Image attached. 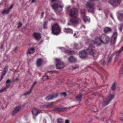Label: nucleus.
<instances>
[{"instance_id":"f257e3e1","label":"nucleus","mask_w":123,"mask_h":123,"mask_svg":"<svg viewBox=\"0 0 123 123\" xmlns=\"http://www.w3.org/2000/svg\"><path fill=\"white\" fill-rule=\"evenodd\" d=\"M110 40V38L105 34H102L98 37L95 38V41H92V44L87 49L86 52L90 54L93 55L94 59L98 57L99 53L95 49V46L101 45V43H107Z\"/></svg>"},{"instance_id":"f03ea898","label":"nucleus","mask_w":123,"mask_h":123,"mask_svg":"<svg viewBox=\"0 0 123 123\" xmlns=\"http://www.w3.org/2000/svg\"><path fill=\"white\" fill-rule=\"evenodd\" d=\"M78 10L77 9L74 8L71 10L69 15L74 18L70 20V22L72 24H76L80 22V20L79 18L76 17L77 15Z\"/></svg>"},{"instance_id":"7ed1b4c3","label":"nucleus","mask_w":123,"mask_h":123,"mask_svg":"<svg viewBox=\"0 0 123 123\" xmlns=\"http://www.w3.org/2000/svg\"><path fill=\"white\" fill-rule=\"evenodd\" d=\"M52 7L56 13L59 12L62 10L63 6L61 5L59 2H55L51 5Z\"/></svg>"},{"instance_id":"20e7f679","label":"nucleus","mask_w":123,"mask_h":123,"mask_svg":"<svg viewBox=\"0 0 123 123\" xmlns=\"http://www.w3.org/2000/svg\"><path fill=\"white\" fill-rule=\"evenodd\" d=\"M51 31L54 35H57L61 31V29L59 25L56 23L54 24L51 27Z\"/></svg>"},{"instance_id":"39448f33","label":"nucleus","mask_w":123,"mask_h":123,"mask_svg":"<svg viewBox=\"0 0 123 123\" xmlns=\"http://www.w3.org/2000/svg\"><path fill=\"white\" fill-rule=\"evenodd\" d=\"M25 107V104H24L21 105L17 106L15 107L12 111L11 115L12 116L15 115L20 111L23 109Z\"/></svg>"},{"instance_id":"423d86ee","label":"nucleus","mask_w":123,"mask_h":123,"mask_svg":"<svg viewBox=\"0 0 123 123\" xmlns=\"http://www.w3.org/2000/svg\"><path fill=\"white\" fill-rule=\"evenodd\" d=\"M114 98V94H110L108 97L106 98L102 104L104 106L107 105Z\"/></svg>"},{"instance_id":"0eeeda50","label":"nucleus","mask_w":123,"mask_h":123,"mask_svg":"<svg viewBox=\"0 0 123 123\" xmlns=\"http://www.w3.org/2000/svg\"><path fill=\"white\" fill-rule=\"evenodd\" d=\"M55 61L57 62L56 65V69H61L64 67V63L61 62L59 59L56 58L55 59Z\"/></svg>"},{"instance_id":"6e6552de","label":"nucleus","mask_w":123,"mask_h":123,"mask_svg":"<svg viewBox=\"0 0 123 123\" xmlns=\"http://www.w3.org/2000/svg\"><path fill=\"white\" fill-rule=\"evenodd\" d=\"M32 113L33 116V118L34 119H35L36 117L39 114L42 113V111L41 110L34 108L32 110Z\"/></svg>"},{"instance_id":"1a4fd4ad","label":"nucleus","mask_w":123,"mask_h":123,"mask_svg":"<svg viewBox=\"0 0 123 123\" xmlns=\"http://www.w3.org/2000/svg\"><path fill=\"white\" fill-rule=\"evenodd\" d=\"M86 7L89 12H93L94 9V4L93 3L90 2H87L86 4Z\"/></svg>"},{"instance_id":"9d476101","label":"nucleus","mask_w":123,"mask_h":123,"mask_svg":"<svg viewBox=\"0 0 123 123\" xmlns=\"http://www.w3.org/2000/svg\"><path fill=\"white\" fill-rule=\"evenodd\" d=\"M121 0H109V2L114 7L117 6L120 4Z\"/></svg>"},{"instance_id":"9b49d317","label":"nucleus","mask_w":123,"mask_h":123,"mask_svg":"<svg viewBox=\"0 0 123 123\" xmlns=\"http://www.w3.org/2000/svg\"><path fill=\"white\" fill-rule=\"evenodd\" d=\"M8 67L9 66L8 65H6L5 66L4 68V70L3 71V72L2 74V75L0 77L1 79L0 80V82L1 81L3 78L4 77L7 73L8 71Z\"/></svg>"},{"instance_id":"f8f14e48","label":"nucleus","mask_w":123,"mask_h":123,"mask_svg":"<svg viewBox=\"0 0 123 123\" xmlns=\"http://www.w3.org/2000/svg\"><path fill=\"white\" fill-rule=\"evenodd\" d=\"M58 95V93H54L52 95H48L46 98V99L47 100H52L54 98H56Z\"/></svg>"},{"instance_id":"ddd939ff","label":"nucleus","mask_w":123,"mask_h":123,"mask_svg":"<svg viewBox=\"0 0 123 123\" xmlns=\"http://www.w3.org/2000/svg\"><path fill=\"white\" fill-rule=\"evenodd\" d=\"M67 109V108H60L55 107H54L53 110L55 111H66Z\"/></svg>"},{"instance_id":"4468645a","label":"nucleus","mask_w":123,"mask_h":123,"mask_svg":"<svg viewBox=\"0 0 123 123\" xmlns=\"http://www.w3.org/2000/svg\"><path fill=\"white\" fill-rule=\"evenodd\" d=\"M87 53L86 51L85 50L80 51L79 52V56L81 58H84L86 56Z\"/></svg>"},{"instance_id":"2eb2a0df","label":"nucleus","mask_w":123,"mask_h":123,"mask_svg":"<svg viewBox=\"0 0 123 123\" xmlns=\"http://www.w3.org/2000/svg\"><path fill=\"white\" fill-rule=\"evenodd\" d=\"M33 36L35 39L37 41L39 40L41 38L40 34L38 33H34Z\"/></svg>"},{"instance_id":"dca6fc26","label":"nucleus","mask_w":123,"mask_h":123,"mask_svg":"<svg viewBox=\"0 0 123 123\" xmlns=\"http://www.w3.org/2000/svg\"><path fill=\"white\" fill-rule=\"evenodd\" d=\"M36 83L37 82H34L33 83V85L31 86V88L30 89V90L29 91H27L26 92L24 93V95L25 96H26L29 95L31 93L32 89L33 88Z\"/></svg>"},{"instance_id":"f3484780","label":"nucleus","mask_w":123,"mask_h":123,"mask_svg":"<svg viewBox=\"0 0 123 123\" xmlns=\"http://www.w3.org/2000/svg\"><path fill=\"white\" fill-rule=\"evenodd\" d=\"M55 104V102H50L48 103V104L41 105L40 106V107L45 108L50 107L53 106Z\"/></svg>"},{"instance_id":"a211bd4d","label":"nucleus","mask_w":123,"mask_h":123,"mask_svg":"<svg viewBox=\"0 0 123 123\" xmlns=\"http://www.w3.org/2000/svg\"><path fill=\"white\" fill-rule=\"evenodd\" d=\"M117 33L116 31L114 32L112 37V40H113V43H115L116 41L117 37Z\"/></svg>"},{"instance_id":"6ab92c4d","label":"nucleus","mask_w":123,"mask_h":123,"mask_svg":"<svg viewBox=\"0 0 123 123\" xmlns=\"http://www.w3.org/2000/svg\"><path fill=\"white\" fill-rule=\"evenodd\" d=\"M68 59L70 63L75 62L77 61L76 59L73 56H71L69 58H68Z\"/></svg>"},{"instance_id":"aec40b11","label":"nucleus","mask_w":123,"mask_h":123,"mask_svg":"<svg viewBox=\"0 0 123 123\" xmlns=\"http://www.w3.org/2000/svg\"><path fill=\"white\" fill-rule=\"evenodd\" d=\"M43 60L41 58L38 59L36 61V65L37 67H39L42 64Z\"/></svg>"},{"instance_id":"412c9836","label":"nucleus","mask_w":123,"mask_h":123,"mask_svg":"<svg viewBox=\"0 0 123 123\" xmlns=\"http://www.w3.org/2000/svg\"><path fill=\"white\" fill-rule=\"evenodd\" d=\"M104 31L105 33H108L111 32V29L109 27H106L104 29Z\"/></svg>"},{"instance_id":"4be33fe9","label":"nucleus","mask_w":123,"mask_h":123,"mask_svg":"<svg viewBox=\"0 0 123 123\" xmlns=\"http://www.w3.org/2000/svg\"><path fill=\"white\" fill-rule=\"evenodd\" d=\"M63 31L67 33H72L73 32L72 29L68 28H65L63 30Z\"/></svg>"},{"instance_id":"5701e85b","label":"nucleus","mask_w":123,"mask_h":123,"mask_svg":"<svg viewBox=\"0 0 123 123\" xmlns=\"http://www.w3.org/2000/svg\"><path fill=\"white\" fill-rule=\"evenodd\" d=\"M35 49L33 48H31L28 49L27 51V53L29 54H33L34 52Z\"/></svg>"},{"instance_id":"b1692460","label":"nucleus","mask_w":123,"mask_h":123,"mask_svg":"<svg viewBox=\"0 0 123 123\" xmlns=\"http://www.w3.org/2000/svg\"><path fill=\"white\" fill-rule=\"evenodd\" d=\"M82 94H81L77 95L76 97V99L77 101L80 102L81 101Z\"/></svg>"},{"instance_id":"393cba45","label":"nucleus","mask_w":123,"mask_h":123,"mask_svg":"<svg viewBox=\"0 0 123 123\" xmlns=\"http://www.w3.org/2000/svg\"><path fill=\"white\" fill-rule=\"evenodd\" d=\"M64 52L68 54L69 55L72 54L74 53V51H70L68 49H64Z\"/></svg>"},{"instance_id":"a878e982","label":"nucleus","mask_w":123,"mask_h":123,"mask_svg":"<svg viewBox=\"0 0 123 123\" xmlns=\"http://www.w3.org/2000/svg\"><path fill=\"white\" fill-rule=\"evenodd\" d=\"M11 83V82L10 80H7L6 82V86L5 87H6V88L9 87L10 86Z\"/></svg>"},{"instance_id":"bb28decb","label":"nucleus","mask_w":123,"mask_h":123,"mask_svg":"<svg viewBox=\"0 0 123 123\" xmlns=\"http://www.w3.org/2000/svg\"><path fill=\"white\" fill-rule=\"evenodd\" d=\"M118 18L120 21H122L123 20V13H119L118 15Z\"/></svg>"},{"instance_id":"cd10ccee","label":"nucleus","mask_w":123,"mask_h":123,"mask_svg":"<svg viewBox=\"0 0 123 123\" xmlns=\"http://www.w3.org/2000/svg\"><path fill=\"white\" fill-rule=\"evenodd\" d=\"M123 50V46L122 47L121 49L118 50L117 51L116 53V55L117 56H118L119 54Z\"/></svg>"},{"instance_id":"c85d7f7f","label":"nucleus","mask_w":123,"mask_h":123,"mask_svg":"<svg viewBox=\"0 0 123 123\" xmlns=\"http://www.w3.org/2000/svg\"><path fill=\"white\" fill-rule=\"evenodd\" d=\"M84 22L85 23L87 21H89V18L85 15H84L83 17Z\"/></svg>"},{"instance_id":"c756f323","label":"nucleus","mask_w":123,"mask_h":123,"mask_svg":"<svg viewBox=\"0 0 123 123\" xmlns=\"http://www.w3.org/2000/svg\"><path fill=\"white\" fill-rule=\"evenodd\" d=\"M73 47L74 49H80V48L79 47L78 44L76 43H74L73 45Z\"/></svg>"},{"instance_id":"7c9ffc66","label":"nucleus","mask_w":123,"mask_h":123,"mask_svg":"<svg viewBox=\"0 0 123 123\" xmlns=\"http://www.w3.org/2000/svg\"><path fill=\"white\" fill-rule=\"evenodd\" d=\"M9 10L8 9H6L3 10L2 12H1V13L2 14H8L10 12Z\"/></svg>"},{"instance_id":"2f4dec72","label":"nucleus","mask_w":123,"mask_h":123,"mask_svg":"<svg viewBox=\"0 0 123 123\" xmlns=\"http://www.w3.org/2000/svg\"><path fill=\"white\" fill-rule=\"evenodd\" d=\"M78 67L79 66L78 65L73 66L70 67V69L73 70L78 68Z\"/></svg>"},{"instance_id":"473e14b6","label":"nucleus","mask_w":123,"mask_h":123,"mask_svg":"<svg viewBox=\"0 0 123 123\" xmlns=\"http://www.w3.org/2000/svg\"><path fill=\"white\" fill-rule=\"evenodd\" d=\"M116 83L114 82L111 87V89L112 90H114L116 88Z\"/></svg>"},{"instance_id":"72a5a7b5","label":"nucleus","mask_w":123,"mask_h":123,"mask_svg":"<svg viewBox=\"0 0 123 123\" xmlns=\"http://www.w3.org/2000/svg\"><path fill=\"white\" fill-rule=\"evenodd\" d=\"M57 122L58 123H63V120L61 118H59L57 119Z\"/></svg>"},{"instance_id":"f704fd0d","label":"nucleus","mask_w":123,"mask_h":123,"mask_svg":"<svg viewBox=\"0 0 123 123\" xmlns=\"http://www.w3.org/2000/svg\"><path fill=\"white\" fill-rule=\"evenodd\" d=\"M47 22H45L44 23H43V28L44 29H47Z\"/></svg>"},{"instance_id":"c9c22d12","label":"nucleus","mask_w":123,"mask_h":123,"mask_svg":"<svg viewBox=\"0 0 123 123\" xmlns=\"http://www.w3.org/2000/svg\"><path fill=\"white\" fill-rule=\"evenodd\" d=\"M60 94L61 96H64V97H66L67 96V94L65 92L61 93Z\"/></svg>"},{"instance_id":"e433bc0d","label":"nucleus","mask_w":123,"mask_h":123,"mask_svg":"<svg viewBox=\"0 0 123 123\" xmlns=\"http://www.w3.org/2000/svg\"><path fill=\"white\" fill-rule=\"evenodd\" d=\"M123 29V24H122L120 25V26L119 27L120 31H121Z\"/></svg>"},{"instance_id":"4c0bfd02","label":"nucleus","mask_w":123,"mask_h":123,"mask_svg":"<svg viewBox=\"0 0 123 123\" xmlns=\"http://www.w3.org/2000/svg\"><path fill=\"white\" fill-rule=\"evenodd\" d=\"M48 78V77L47 76L46 74L43 77V78H42V79L44 80Z\"/></svg>"},{"instance_id":"58836bf2","label":"nucleus","mask_w":123,"mask_h":123,"mask_svg":"<svg viewBox=\"0 0 123 123\" xmlns=\"http://www.w3.org/2000/svg\"><path fill=\"white\" fill-rule=\"evenodd\" d=\"M100 63L102 65H103L105 63V62L104 61L101 60L100 61Z\"/></svg>"},{"instance_id":"ea45409f","label":"nucleus","mask_w":123,"mask_h":123,"mask_svg":"<svg viewBox=\"0 0 123 123\" xmlns=\"http://www.w3.org/2000/svg\"><path fill=\"white\" fill-rule=\"evenodd\" d=\"M13 6V5L12 4L11 6L8 9H7L8 10H9L10 12V10L12 8Z\"/></svg>"},{"instance_id":"a19ab883","label":"nucleus","mask_w":123,"mask_h":123,"mask_svg":"<svg viewBox=\"0 0 123 123\" xmlns=\"http://www.w3.org/2000/svg\"><path fill=\"white\" fill-rule=\"evenodd\" d=\"M81 13L82 14H85V12L84 10H82L81 11Z\"/></svg>"},{"instance_id":"79ce46f5","label":"nucleus","mask_w":123,"mask_h":123,"mask_svg":"<svg viewBox=\"0 0 123 123\" xmlns=\"http://www.w3.org/2000/svg\"><path fill=\"white\" fill-rule=\"evenodd\" d=\"M6 89V87H4V88H2L0 90V92H3Z\"/></svg>"},{"instance_id":"37998d69","label":"nucleus","mask_w":123,"mask_h":123,"mask_svg":"<svg viewBox=\"0 0 123 123\" xmlns=\"http://www.w3.org/2000/svg\"><path fill=\"white\" fill-rule=\"evenodd\" d=\"M112 58L111 57H110L108 61V63H109L111 62L112 60Z\"/></svg>"},{"instance_id":"c03bdc74","label":"nucleus","mask_w":123,"mask_h":123,"mask_svg":"<svg viewBox=\"0 0 123 123\" xmlns=\"http://www.w3.org/2000/svg\"><path fill=\"white\" fill-rule=\"evenodd\" d=\"M22 25V24L20 22L18 24V28H20L21 26Z\"/></svg>"},{"instance_id":"a18cd8bd","label":"nucleus","mask_w":123,"mask_h":123,"mask_svg":"<svg viewBox=\"0 0 123 123\" xmlns=\"http://www.w3.org/2000/svg\"><path fill=\"white\" fill-rule=\"evenodd\" d=\"M96 65L99 69V68L102 69V68H101L100 67L98 64H96Z\"/></svg>"},{"instance_id":"49530a36","label":"nucleus","mask_w":123,"mask_h":123,"mask_svg":"<svg viewBox=\"0 0 123 123\" xmlns=\"http://www.w3.org/2000/svg\"><path fill=\"white\" fill-rule=\"evenodd\" d=\"M69 121L68 120H66L65 121V123H69Z\"/></svg>"},{"instance_id":"de8ad7c7","label":"nucleus","mask_w":123,"mask_h":123,"mask_svg":"<svg viewBox=\"0 0 123 123\" xmlns=\"http://www.w3.org/2000/svg\"><path fill=\"white\" fill-rule=\"evenodd\" d=\"M121 72L123 74V67L121 69Z\"/></svg>"},{"instance_id":"09e8293b","label":"nucleus","mask_w":123,"mask_h":123,"mask_svg":"<svg viewBox=\"0 0 123 123\" xmlns=\"http://www.w3.org/2000/svg\"><path fill=\"white\" fill-rule=\"evenodd\" d=\"M44 12H42V13H41V15L42 16V18L43 17V16L44 15Z\"/></svg>"},{"instance_id":"8fccbe9b","label":"nucleus","mask_w":123,"mask_h":123,"mask_svg":"<svg viewBox=\"0 0 123 123\" xmlns=\"http://www.w3.org/2000/svg\"><path fill=\"white\" fill-rule=\"evenodd\" d=\"M3 47H4V46H3V45H2L1 46V47H0V48L1 49H3Z\"/></svg>"},{"instance_id":"3c124183","label":"nucleus","mask_w":123,"mask_h":123,"mask_svg":"<svg viewBox=\"0 0 123 123\" xmlns=\"http://www.w3.org/2000/svg\"><path fill=\"white\" fill-rule=\"evenodd\" d=\"M18 48L17 47H16L14 49V51H15Z\"/></svg>"},{"instance_id":"603ef678","label":"nucleus","mask_w":123,"mask_h":123,"mask_svg":"<svg viewBox=\"0 0 123 123\" xmlns=\"http://www.w3.org/2000/svg\"><path fill=\"white\" fill-rule=\"evenodd\" d=\"M18 78H16V79L15 80V81H18Z\"/></svg>"},{"instance_id":"864d4df0","label":"nucleus","mask_w":123,"mask_h":123,"mask_svg":"<svg viewBox=\"0 0 123 123\" xmlns=\"http://www.w3.org/2000/svg\"><path fill=\"white\" fill-rule=\"evenodd\" d=\"M111 17L113 19L114 18H113V17L112 16V15L111 14Z\"/></svg>"},{"instance_id":"5fc2aeb1","label":"nucleus","mask_w":123,"mask_h":123,"mask_svg":"<svg viewBox=\"0 0 123 123\" xmlns=\"http://www.w3.org/2000/svg\"><path fill=\"white\" fill-rule=\"evenodd\" d=\"M98 0H90V1H97Z\"/></svg>"},{"instance_id":"6e6d98bb","label":"nucleus","mask_w":123,"mask_h":123,"mask_svg":"<svg viewBox=\"0 0 123 123\" xmlns=\"http://www.w3.org/2000/svg\"><path fill=\"white\" fill-rule=\"evenodd\" d=\"M32 0V2H34L35 1V0Z\"/></svg>"},{"instance_id":"4d7b16f0","label":"nucleus","mask_w":123,"mask_h":123,"mask_svg":"<svg viewBox=\"0 0 123 123\" xmlns=\"http://www.w3.org/2000/svg\"><path fill=\"white\" fill-rule=\"evenodd\" d=\"M120 120H121V121H123V118H121Z\"/></svg>"},{"instance_id":"13d9d810","label":"nucleus","mask_w":123,"mask_h":123,"mask_svg":"<svg viewBox=\"0 0 123 123\" xmlns=\"http://www.w3.org/2000/svg\"><path fill=\"white\" fill-rule=\"evenodd\" d=\"M76 35V34L75 33H74V35H73V36H75Z\"/></svg>"},{"instance_id":"bf43d9fd","label":"nucleus","mask_w":123,"mask_h":123,"mask_svg":"<svg viewBox=\"0 0 123 123\" xmlns=\"http://www.w3.org/2000/svg\"><path fill=\"white\" fill-rule=\"evenodd\" d=\"M117 57H116L115 58V60H117Z\"/></svg>"},{"instance_id":"052dcab7","label":"nucleus","mask_w":123,"mask_h":123,"mask_svg":"<svg viewBox=\"0 0 123 123\" xmlns=\"http://www.w3.org/2000/svg\"><path fill=\"white\" fill-rule=\"evenodd\" d=\"M11 16H12V15H10V18H11Z\"/></svg>"},{"instance_id":"680f3d73","label":"nucleus","mask_w":123,"mask_h":123,"mask_svg":"<svg viewBox=\"0 0 123 123\" xmlns=\"http://www.w3.org/2000/svg\"><path fill=\"white\" fill-rule=\"evenodd\" d=\"M68 25H70V24H69V23H68Z\"/></svg>"}]
</instances>
